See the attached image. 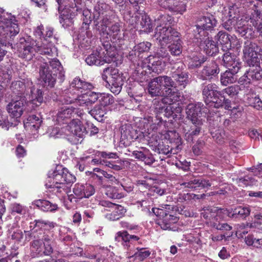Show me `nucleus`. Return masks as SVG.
Listing matches in <instances>:
<instances>
[{"mask_svg":"<svg viewBox=\"0 0 262 262\" xmlns=\"http://www.w3.org/2000/svg\"><path fill=\"white\" fill-rule=\"evenodd\" d=\"M152 210L155 215L162 217L161 220L159 221L158 224L163 230L171 229V226L178 221V219L176 216L167 213L163 209L152 208Z\"/></svg>","mask_w":262,"mask_h":262,"instance_id":"obj_18","label":"nucleus"},{"mask_svg":"<svg viewBox=\"0 0 262 262\" xmlns=\"http://www.w3.org/2000/svg\"><path fill=\"white\" fill-rule=\"evenodd\" d=\"M76 178L61 165H57L54 170L49 171L46 183L47 188L53 189L55 192L61 193L68 187L67 185L73 183Z\"/></svg>","mask_w":262,"mask_h":262,"instance_id":"obj_3","label":"nucleus"},{"mask_svg":"<svg viewBox=\"0 0 262 262\" xmlns=\"http://www.w3.org/2000/svg\"><path fill=\"white\" fill-rule=\"evenodd\" d=\"M129 24L135 28H140L145 32H150L152 30L151 20L145 12H136L129 20Z\"/></svg>","mask_w":262,"mask_h":262,"instance_id":"obj_11","label":"nucleus"},{"mask_svg":"<svg viewBox=\"0 0 262 262\" xmlns=\"http://www.w3.org/2000/svg\"><path fill=\"white\" fill-rule=\"evenodd\" d=\"M42 42V45L39 46L36 43V41L28 37L27 39L20 37L18 42L14 44L12 48L16 49L18 56L27 60H30L35 55V53L39 52L40 54L53 56L56 52V48L54 45Z\"/></svg>","mask_w":262,"mask_h":262,"instance_id":"obj_2","label":"nucleus"},{"mask_svg":"<svg viewBox=\"0 0 262 262\" xmlns=\"http://www.w3.org/2000/svg\"><path fill=\"white\" fill-rule=\"evenodd\" d=\"M81 11L80 12H77V15L78 14H81L82 16L83 23L82 28L84 30H88L89 28V25L92 22L91 12L87 9H83L82 8H79Z\"/></svg>","mask_w":262,"mask_h":262,"instance_id":"obj_50","label":"nucleus"},{"mask_svg":"<svg viewBox=\"0 0 262 262\" xmlns=\"http://www.w3.org/2000/svg\"><path fill=\"white\" fill-rule=\"evenodd\" d=\"M26 99L11 97V101L7 104L6 110L12 118H18L23 115Z\"/></svg>","mask_w":262,"mask_h":262,"instance_id":"obj_13","label":"nucleus"},{"mask_svg":"<svg viewBox=\"0 0 262 262\" xmlns=\"http://www.w3.org/2000/svg\"><path fill=\"white\" fill-rule=\"evenodd\" d=\"M215 83H210L203 86L202 95L206 105L213 106L215 108L221 107L222 98L221 91Z\"/></svg>","mask_w":262,"mask_h":262,"instance_id":"obj_7","label":"nucleus"},{"mask_svg":"<svg viewBox=\"0 0 262 262\" xmlns=\"http://www.w3.org/2000/svg\"><path fill=\"white\" fill-rule=\"evenodd\" d=\"M38 30H39L38 33H40L42 35V37L43 38V42L51 43V45H55L57 42L58 36H57L56 34H54L53 28L51 27L47 28L45 33L42 32L40 27H39Z\"/></svg>","mask_w":262,"mask_h":262,"instance_id":"obj_38","label":"nucleus"},{"mask_svg":"<svg viewBox=\"0 0 262 262\" xmlns=\"http://www.w3.org/2000/svg\"><path fill=\"white\" fill-rule=\"evenodd\" d=\"M138 251L135 252L133 256L136 258H138L140 261L143 260L146 258L148 257L150 254V252L149 250H145L144 248H137Z\"/></svg>","mask_w":262,"mask_h":262,"instance_id":"obj_62","label":"nucleus"},{"mask_svg":"<svg viewBox=\"0 0 262 262\" xmlns=\"http://www.w3.org/2000/svg\"><path fill=\"white\" fill-rule=\"evenodd\" d=\"M34 204L43 211H53L57 209V205L52 204L49 201L45 200H36Z\"/></svg>","mask_w":262,"mask_h":262,"instance_id":"obj_45","label":"nucleus"},{"mask_svg":"<svg viewBox=\"0 0 262 262\" xmlns=\"http://www.w3.org/2000/svg\"><path fill=\"white\" fill-rule=\"evenodd\" d=\"M80 111L73 106H64L59 110L56 117V121L58 124L67 123L72 117L74 115L80 117L82 115Z\"/></svg>","mask_w":262,"mask_h":262,"instance_id":"obj_20","label":"nucleus"},{"mask_svg":"<svg viewBox=\"0 0 262 262\" xmlns=\"http://www.w3.org/2000/svg\"><path fill=\"white\" fill-rule=\"evenodd\" d=\"M129 237H130V234L127 231H119L116 234L115 241L121 243L122 245L128 249L130 247Z\"/></svg>","mask_w":262,"mask_h":262,"instance_id":"obj_43","label":"nucleus"},{"mask_svg":"<svg viewBox=\"0 0 262 262\" xmlns=\"http://www.w3.org/2000/svg\"><path fill=\"white\" fill-rule=\"evenodd\" d=\"M212 117L208 116V121L209 122V131L212 137L218 143H222L224 142L225 133L224 130L218 127L217 121L212 120Z\"/></svg>","mask_w":262,"mask_h":262,"instance_id":"obj_30","label":"nucleus"},{"mask_svg":"<svg viewBox=\"0 0 262 262\" xmlns=\"http://www.w3.org/2000/svg\"><path fill=\"white\" fill-rule=\"evenodd\" d=\"M17 21L14 16L0 8L1 39L9 40L19 33V28Z\"/></svg>","mask_w":262,"mask_h":262,"instance_id":"obj_4","label":"nucleus"},{"mask_svg":"<svg viewBox=\"0 0 262 262\" xmlns=\"http://www.w3.org/2000/svg\"><path fill=\"white\" fill-rule=\"evenodd\" d=\"M150 70L147 66H143L142 63H138L133 73L134 76L140 83L150 80Z\"/></svg>","mask_w":262,"mask_h":262,"instance_id":"obj_32","label":"nucleus"},{"mask_svg":"<svg viewBox=\"0 0 262 262\" xmlns=\"http://www.w3.org/2000/svg\"><path fill=\"white\" fill-rule=\"evenodd\" d=\"M249 6L253 11L249 21L257 32H262V0H250Z\"/></svg>","mask_w":262,"mask_h":262,"instance_id":"obj_10","label":"nucleus"},{"mask_svg":"<svg viewBox=\"0 0 262 262\" xmlns=\"http://www.w3.org/2000/svg\"><path fill=\"white\" fill-rule=\"evenodd\" d=\"M192 123L193 125L190 127V129L185 134V139L188 142H192L193 138L200 134L203 124L202 120H199L197 122L194 121Z\"/></svg>","mask_w":262,"mask_h":262,"instance_id":"obj_36","label":"nucleus"},{"mask_svg":"<svg viewBox=\"0 0 262 262\" xmlns=\"http://www.w3.org/2000/svg\"><path fill=\"white\" fill-rule=\"evenodd\" d=\"M207 60V57L204 56H196L191 58L188 63V68L194 70L200 68Z\"/></svg>","mask_w":262,"mask_h":262,"instance_id":"obj_51","label":"nucleus"},{"mask_svg":"<svg viewBox=\"0 0 262 262\" xmlns=\"http://www.w3.org/2000/svg\"><path fill=\"white\" fill-rule=\"evenodd\" d=\"M70 85L77 90H91L93 88L91 83L83 81L79 78H75L73 79Z\"/></svg>","mask_w":262,"mask_h":262,"instance_id":"obj_44","label":"nucleus"},{"mask_svg":"<svg viewBox=\"0 0 262 262\" xmlns=\"http://www.w3.org/2000/svg\"><path fill=\"white\" fill-rule=\"evenodd\" d=\"M171 97L166 96L161 99H155L152 101V107L157 114L162 113L167 104H170Z\"/></svg>","mask_w":262,"mask_h":262,"instance_id":"obj_39","label":"nucleus"},{"mask_svg":"<svg viewBox=\"0 0 262 262\" xmlns=\"http://www.w3.org/2000/svg\"><path fill=\"white\" fill-rule=\"evenodd\" d=\"M99 101L100 103V105L104 107L106 105L113 104L114 102V98L113 96L110 94H101L99 93Z\"/></svg>","mask_w":262,"mask_h":262,"instance_id":"obj_57","label":"nucleus"},{"mask_svg":"<svg viewBox=\"0 0 262 262\" xmlns=\"http://www.w3.org/2000/svg\"><path fill=\"white\" fill-rule=\"evenodd\" d=\"M78 8L64 7L58 10L60 14L59 22L64 28L71 26L73 23L74 18L77 15V12H80Z\"/></svg>","mask_w":262,"mask_h":262,"instance_id":"obj_14","label":"nucleus"},{"mask_svg":"<svg viewBox=\"0 0 262 262\" xmlns=\"http://www.w3.org/2000/svg\"><path fill=\"white\" fill-rule=\"evenodd\" d=\"M102 78L109 85L111 91L117 95L122 90L125 78L118 69L110 66L103 69Z\"/></svg>","mask_w":262,"mask_h":262,"instance_id":"obj_5","label":"nucleus"},{"mask_svg":"<svg viewBox=\"0 0 262 262\" xmlns=\"http://www.w3.org/2000/svg\"><path fill=\"white\" fill-rule=\"evenodd\" d=\"M171 17L168 15H160L155 19V36L157 39H167L168 35L172 34L174 31H177L171 26Z\"/></svg>","mask_w":262,"mask_h":262,"instance_id":"obj_9","label":"nucleus"},{"mask_svg":"<svg viewBox=\"0 0 262 262\" xmlns=\"http://www.w3.org/2000/svg\"><path fill=\"white\" fill-rule=\"evenodd\" d=\"M42 256H50L54 251V242L48 235L42 236Z\"/></svg>","mask_w":262,"mask_h":262,"instance_id":"obj_42","label":"nucleus"},{"mask_svg":"<svg viewBox=\"0 0 262 262\" xmlns=\"http://www.w3.org/2000/svg\"><path fill=\"white\" fill-rule=\"evenodd\" d=\"M239 71V70H236L235 72H233V70L227 69L224 73H221L220 76L221 84L223 86H227L235 82L237 80L236 75Z\"/></svg>","mask_w":262,"mask_h":262,"instance_id":"obj_33","label":"nucleus"},{"mask_svg":"<svg viewBox=\"0 0 262 262\" xmlns=\"http://www.w3.org/2000/svg\"><path fill=\"white\" fill-rule=\"evenodd\" d=\"M35 227H38L40 229L45 230H50L55 227V223L49 221L43 220L42 219L35 220L34 221Z\"/></svg>","mask_w":262,"mask_h":262,"instance_id":"obj_56","label":"nucleus"},{"mask_svg":"<svg viewBox=\"0 0 262 262\" xmlns=\"http://www.w3.org/2000/svg\"><path fill=\"white\" fill-rule=\"evenodd\" d=\"M215 38L219 42L223 51H228L231 49V40L227 33L222 31H219Z\"/></svg>","mask_w":262,"mask_h":262,"instance_id":"obj_34","label":"nucleus"},{"mask_svg":"<svg viewBox=\"0 0 262 262\" xmlns=\"http://www.w3.org/2000/svg\"><path fill=\"white\" fill-rule=\"evenodd\" d=\"M217 21L212 15L200 17L196 25L192 27L195 38H200L203 35H208L207 31H211L216 25Z\"/></svg>","mask_w":262,"mask_h":262,"instance_id":"obj_8","label":"nucleus"},{"mask_svg":"<svg viewBox=\"0 0 262 262\" xmlns=\"http://www.w3.org/2000/svg\"><path fill=\"white\" fill-rule=\"evenodd\" d=\"M155 78L157 82L159 83L160 86H161L162 90H164L166 96L171 97L172 96L176 95L177 97H178L171 76L162 75Z\"/></svg>","mask_w":262,"mask_h":262,"instance_id":"obj_24","label":"nucleus"},{"mask_svg":"<svg viewBox=\"0 0 262 262\" xmlns=\"http://www.w3.org/2000/svg\"><path fill=\"white\" fill-rule=\"evenodd\" d=\"M136 131L129 124H125L121 127L120 142L124 146L130 145L131 142L138 138Z\"/></svg>","mask_w":262,"mask_h":262,"instance_id":"obj_25","label":"nucleus"},{"mask_svg":"<svg viewBox=\"0 0 262 262\" xmlns=\"http://www.w3.org/2000/svg\"><path fill=\"white\" fill-rule=\"evenodd\" d=\"M247 103L257 110H262V100L256 94L248 95Z\"/></svg>","mask_w":262,"mask_h":262,"instance_id":"obj_47","label":"nucleus"},{"mask_svg":"<svg viewBox=\"0 0 262 262\" xmlns=\"http://www.w3.org/2000/svg\"><path fill=\"white\" fill-rule=\"evenodd\" d=\"M99 95V93L88 91L78 97L77 103L79 105L86 107L89 110L92 105L98 100Z\"/></svg>","mask_w":262,"mask_h":262,"instance_id":"obj_29","label":"nucleus"},{"mask_svg":"<svg viewBox=\"0 0 262 262\" xmlns=\"http://www.w3.org/2000/svg\"><path fill=\"white\" fill-rule=\"evenodd\" d=\"M234 212L236 218L240 217L244 219L249 215L250 209L248 206H238L234 209Z\"/></svg>","mask_w":262,"mask_h":262,"instance_id":"obj_54","label":"nucleus"},{"mask_svg":"<svg viewBox=\"0 0 262 262\" xmlns=\"http://www.w3.org/2000/svg\"><path fill=\"white\" fill-rule=\"evenodd\" d=\"M42 121L39 116H37L35 115H32L29 116L24 124L26 127H29L31 128H34L35 130L38 129Z\"/></svg>","mask_w":262,"mask_h":262,"instance_id":"obj_49","label":"nucleus"},{"mask_svg":"<svg viewBox=\"0 0 262 262\" xmlns=\"http://www.w3.org/2000/svg\"><path fill=\"white\" fill-rule=\"evenodd\" d=\"M64 71L57 59L48 58V61L41 63L39 67L40 80L44 88L50 90L58 82L62 83L65 79Z\"/></svg>","mask_w":262,"mask_h":262,"instance_id":"obj_1","label":"nucleus"},{"mask_svg":"<svg viewBox=\"0 0 262 262\" xmlns=\"http://www.w3.org/2000/svg\"><path fill=\"white\" fill-rule=\"evenodd\" d=\"M100 55L98 51L93 52L85 58L86 63L90 66H101L104 64L103 58Z\"/></svg>","mask_w":262,"mask_h":262,"instance_id":"obj_46","label":"nucleus"},{"mask_svg":"<svg viewBox=\"0 0 262 262\" xmlns=\"http://www.w3.org/2000/svg\"><path fill=\"white\" fill-rule=\"evenodd\" d=\"M220 72L218 64L214 61L207 63L198 72V77L203 80H210L217 76Z\"/></svg>","mask_w":262,"mask_h":262,"instance_id":"obj_16","label":"nucleus"},{"mask_svg":"<svg viewBox=\"0 0 262 262\" xmlns=\"http://www.w3.org/2000/svg\"><path fill=\"white\" fill-rule=\"evenodd\" d=\"M160 44V48L158 50L157 52V55L159 57L161 58H168L169 59V52L167 48V42L163 41L162 40L159 39Z\"/></svg>","mask_w":262,"mask_h":262,"instance_id":"obj_55","label":"nucleus"},{"mask_svg":"<svg viewBox=\"0 0 262 262\" xmlns=\"http://www.w3.org/2000/svg\"><path fill=\"white\" fill-rule=\"evenodd\" d=\"M127 57L128 60L135 64L136 62L137 64L139 63V62L140 61V59L142 58V57L141 56V54L135 49H134V47L130 51H129Z\"/></svg>","mask_w":262,"mask_h":262,"instance_id":"obj_61","label":"nucleus"},{"mask_svg":"<svg viewBox=\"0 0 262 262\" xmlns=\"http://www.w3.org/2000/svg\"><path fill=\"white\" fill-rule=\"evenodd\" d=\"M148 93L151 97H160L165 95L164 90H162L157 82L156 78L151 79L148 84Z\"/></svg>","mask_w":262,"mask_h":262,"instance_id":"obj_35","label":"nucleus"},{"mask_svg":"<svg viewBox=\"0 0 262 262\" xmlns=\"http://www.w3.org/2000/svg\"><path fill=\"white\" fill-rule=\"evenodd\" d=\"M107 196L113 199H119L124 196V194L118 192V189L115 187H111L107 190Z\"/></svg>","mask_w":262,"mask_h":262,"instance_id":"obj_60","label":"nucleus"},{"mask_svg":"<svg viewBox=\"0 0 262 262\" xmlns=\"http://www.w3.org/2000/svg\"><path fill=\"white\" fill-rule=\"evenodd\" d=\"M170 74L176 92L185 89L189 83V74L185 64L182 62H177L172 66Z\"/></svg>","mask_w":262,"mask_h":262,"instance_id":"obj_6","label":"nucleus"},{"mask_svg":"<svg viewBox=\"0 0 262 262\" xmlns=\"http://www.w3.org/2000/svg\"><path fill=\"white\" fill-rule=\"evenodd\" d=\"M88 112L99 122H101L104 120L106 114L105 107L100 104L95 105L93 108L89 110Z\"/></svg>","mask_w":262,"mask_h":262,"instance_id":"obj_41","label":"nucleus"},{"mask_svg":"<svg viewBox=\"0 0 262 262\" xmlns=\"http://www.w3.org/2000/svg\"><path fill=\"white\" fill-rule=\"evenodd\" d=\"M248 21L241 19L238 20L235 27V32L238 33L242 37L245 38H251L254 37V31L253 28L249 25Z\"/></svg>","mask_w":262,"mask_h":262,"instance_id":"obj_31","label":"nucleus"},{"mask_svg":"<svg viewBox=\"0 0 262 262\" xmlns=\"http://www.w3.org/2000/svg\"><path fill=\"white\" fill-rule=\"evenodd\" d=\"M67 129L74 136L83 138L88 133L86 127L79 119H73L67 126Z\"/></svg>","mask_w":262,"mask_h":262,"instance_id":"obj_26","label":"nucleus"},{"mask_svg":"<svg viewBox=\"0 0 262 262\" xmlns=\"http://www.w3.org/2000/svg\"><path fill=\"white\" fill-rule=\"evenodd\" d=\"M110 33L113 36L114 38H117L119 42L121 41L120 25L119 23H115L110 28Z\"/></svg>","mask_w":262,"mask_h":262,"instance_id":"obj_58","label":"nucleus"},{"mask_svg":"<svg viewBox=\"0 0 262 262\" xmlns=\"http://www.w3.org/2000/svg\"><path fill=\"white\" fill-rule=\"evenodd\" d=\"M112 15H93L95 29L100 33H106L107 27L112 23Z\"/></svg>","mask_w":262,"mask_h":262,"instance_id":"obj_28","label":"nucleus"},{"mask_svg":"<svg viewBox=\"0 0 262 262\" xmlns=\"http://www.w3.org/2000/svg\"><path fill=\"white\" fill-rule=\"evenodd\" d=\"M150 71L153 72L157 73L158 74L160 73L163 70L164 67V62L162 61L161 60H157L154 61L151 66H148Z\"/></svg>","mask_w":262,"mask_h":262,"instance_id":"obj_59","label":"nucleus"},{"mask_svg":"<svg viewBox=\"0 0 262 262\" xmlns=\"http://www.w3.org/2000/svg\"><path fill=\"white\" fill-rule=\"evenodd\" d=\"M151 46V44L149 42H142L134 47L141 55L142 53L148 51Z\"/></svg>","mask_w":262,"mask_h":262,"instance_id":"obj_64","label":"nucleus"},{"mask_svg":"<svg viewBox=\"0 0 262 262\" xmlns=\"http://www.w3.org/2000/svg\"><path fill=\"white\" fill-rule=\"evenodd\" d=\"M32 85V82L26 83L21 81H15L12 82L11 89L12 92L11 97L21 98L26 99L27 91Z\"/></svg>","mask_w":262,"mask_h":262,"instance_id":"obj_23","label":"nucleus"},{"mask_svg":"<svg viewBox=\"0 0 262 262\" xmlns=\"http://www.w3.org/2000/svg\"><path fill=\"white\" fill-rule=\"evenodd\" d=\"M113 14L111 6L103 1H98L94 7L93 15H113Z\"/></svg>","mask_w":262,"mask_h":262,"instance_id":"obj_37","label":"nucleus"},{"mask_svg":"<svg viewBox=\"0 0 262 262\" xmlns=\"http://www.w3.org/2000/svg\"><path fill=\"white\" fill-rule=\"evenodd\" d=\"M207 111L208 109L202 102L190 103L187 105L186 108L187 117L191 120V122L202 120L200 115L201 112L207 114Z\"/></svg>","mask_w":262,"mask_h":262,"instance_id":"obj_17","label":"nucleus"},{"mask_svg":"<svg viewBox=\"0 0 262 262\" xmlns=\"http://www.w3.org/2000/svg\"><path fill=\"white\" fill-rule=\"evenodd\" d=\"M105 55L102 58L104 63H111L116 61L117 56H118L116 49L113 47L111 49L105 51Z\"/></svg>","mask_w":262,"mask_h":262,"instance_id":"obj_53","label":"nucleus"},{"mask_svg":"<svg viewBox=\"0 0 262 262\" xmlns=\"http://www.w3.org/2000/svg\"><path fill=\"white\" fill-rule=\"evenodd\" d=\"M205 179L203 178H193L183 185L185 187L196 189L198 188H205Z\"/></svg>","mask_w":262,"mask_h":262,"instance_id":"obj_48","label":"nucleus"},{"mask_svg":"<svg viewBox=\"0 0 262 262\" xmlns=\"http://www.w3.org/2000/svg\"><path fill=\"white\" fill-rule=\"evenodd\" d=\"M27 97L30 100V104L33 109L40 106L43 101V93L40 89H36L34 85H31L27 91Z\"/></svg>","mask_w":262,"mask_h":262,"instance_id":"obj_27","label":"nucleus"},{"mask_svg":"<svg viewBox=\"0 0 262 262\" xmlns=\"http://www.w3.org/2000/svg\"><path fill=\"white\" fill-rule=\"evenodd\" d=\"M200 42V46L208 56L215 55L219 52V47L215 42L208 37V35H203L200 38H195Z\"/></svg>","mask_w":262,"mask_h":262,"instance_id":"obj_22","label":"nucleus"},{"mask_svg":"<svg viewBox=\"0 0 262 262\" xmlns=\"http://www.w3.org/2000/svg\"><path fill=\"white\" fill-rule=\"evenodd\" d=\"M240 90V87L238 85H233L229 86L222 91L221 107L227 110H231L234 108L232 101L230 99L235 98Z\"/></svg>","mask_w":262,"mask_h":262,"instance_id":"obj_12","label":"nucleus"},{"mask_svg":"<svg viewBox=\"0 0 262 262\" xmlns=\"http://www.w3.org/2000/svg\"><path fill=\"white\" fill-rule=\"evenodd\" d=\"M31 255L33 257L42 256L43 242L42 236L33 240L30 244Z\"/></svg>","mask_w":262,"mask_h":262,"instance_id":"obj_40","label":"nucleus"},{"mask_svg":"<svg viewBox=\"0 0 262 262\" xmlns=\"http://www.w3.org/2000/svg\"><path fill=\"white\" fill-rule=\"evenodd\" d=\"M73 192L74 195L73 194L69 195V199L71 202H72V198L79 199L84 198V196H85V193H84V185L76 184L73 188Z\"/></svg>","mask_w":262,"mask_h":262,"instance_id":"obj_52","label":"nucleus"},{"mask_svg":"<svg viewBox=\"0 0 262 262\" xmlns=\"http://www.w3.org/2000/svg\"><path fill=\"white\" fill-rule=\"evenodd\" d=\"M180 34L178 31H174L172 34L168 35L167 39H161L163 41L167 42V48L171 55L179 56L182 52V41L180 39ZM167 38V37H166Z\"/></svg>","mask_w":262,"mask_h":262,"instance_id":"obj_15","label":"nucleus"},{"mask_svg":"<svg viewBox=\"0 0 262 262\" xmlns=\"http://www.w3.org/2000/svg\"><path fill=\"white\" fill-rule=\"evenodd\" d=\"M250 68L243 76L239 78L240 82L250 83L251 81H258L262 79V68L260 62L249 65Z\"/></svg>","mask_w":262,"mask_h":262,"instance_id":"obj_19","label":"nucleus"},{"mask_svg":"<svg viewBox=\"0 0 262 262\" xmlns=\"http://www.w3.org/2000/svg\"><path fill=\"white\" fill-rule=\"evenodd\" d=\"M237 18L235 17L231 19H229L223 24V27L229 32L232 31L233 30L235 31V27L236 26L237 23L238 22Z\"/></svg>","mask_w":262,"mask_h":262,"instance_id":"obj_63","label":"nucleus"},{"mask_svg":"<svg viewBox=\"0 0 262 262\" xmlns=\"http://www.w3.org/2000/svg\"><path fill=\"white\" fill-rule=\"evenodd\" d=\"M225 53L222 56V64L227 69L233 70H240L242 63L239 61V58L234 53L229 51H224Z\"/></svg>","mask_w":262,"mask_h":262,"instance_id":"obj_21","label":"nucleus"}]
</instances>
